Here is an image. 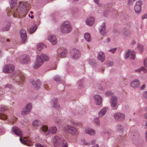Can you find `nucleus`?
I'll return each instance as SVG.
<instances>
[{
	"mask_svg": "<svg viewBox=\"0 0 147 147\" xmlns=\"http://www.w3.org/2000/svg\"><path fill=\"white\" fill-rule=\"evenodd\" d=\"M86 23L89 26L92 25L94 22V18L93 17H91L87 18L86 20Z\"/></svg>",
	"mask_w": 147,
	"mask_h": 147,
	"instance_id": "5701e85b",
	"label": "nucleus"
},
{
	"mask_svg": "<svg viewBox=\"0 0 147 147\" xmlns=\"http://www.w3.org/2000/svg\"><path fill=\"white\" fill-rule=\"evenodd\" d=\"M74 125L76 126H80L82 125V123L80 122H76Z\"/></svg>",
	"mask_w": 147,
	"mask_h": 147,
	"instance_id": "09e8293b",
	"label": "nucleus"
},
{
	"mask_svg": "<svg viewBox=\"0 0 147 147\" xmlns=\"http://www.w3.org/2000/svg\"><path fill=\"white\" fill-rule=\"evenodd\" d=\"M146 87L145 85L144 84L141 87L140 89L141 90L143 89Z\"/></svg>",
	"mask_w": 147,
	"mask_h": 147,
	"instance_id": "052dcab7",
	"label": "nucleus"
},
{
	"mask_svg": "<svg viewBox=\"0 0 147 147\" xmlns=\"http://www.w3.org/2000/svg\"><path fill=\"white\" fill-rule=\"evenodd\" d=\"M12 86L10 84H6L5 86V89H7V88H9V89H11L12 88Z\"/></svg>",
	"mask_w": 147,
	"mask_h": 147,
	"instance_id": "a19ab883",
	"label": "nucleus"
},
{
	"mask_svg": "<svg viewBox=\"0 0 147 147\" xmlns=\"http://www.w3.org/2000/svg\"><path fill=\"white\" fill-rule=\"evenodd\" d=\"M116 128L118 131L120 133H122L123 131V127L120 124H118L116 126Z\"/></svg>",
	"mask_w": 147,
	"mask_h": 147,
	"instance_id": "c85d7f7f",
	"label": "nucleus"
},
{
	"mask_svg": "<svg viewBox=\"0 0 147 147\" xmlns=\"http://www.w3.org/2000/svg\"><path fill=\"white\" fill-rule=\"evenodd\" d=\"M57 99H55L54 102V107L57 108H59V106L57 103Z\"/></svg>",
	"mask_w": 147,
	"mask_h": 147,
	"instance_id": "58836bf2",
	"label": "nucleus"
},
{
	"mask_svg": "<svg viewBox=\"0 0 147 147\" xmlns=\"http://www.w3.org/2000/svg\"><path fill=\"white\" fill-rule=\"evenodd\" d=\"M117 98L115 96H112L111 102V104L112 107H116L117 105Z\"/></svg>",
	"mask_w": 147,
	"mask_h": 147,
	"instance_id": "aec40b11",
	"label": "nucleus"
},
{
	"mask_svg": "<svg viewBox=\"0 0 147 147\" xmlns=\"http://www.w3.org/2000/svg\"><path fill=\"white\" fill-rule=\"evenodd\" d=\"M142 71H143L144 73L147 72V69H146L144 67H141Z\"/></svg>",
	"mask_w": 147,
	"mask_h": 147,
	"instance_id": "49530a36",
	"label": "nucleus"
},
{
	"mask_svg": "<svg viewBox=\"0 0 147 147\" xmlns=\"http://www.w3.org/2000/svg\"><path fill=\"white\" fill-rule=\"evenodd\" d=\"M44 46V44L41 43L37 44V49L39 51H40L42 49Z\"/></svg>",
	"mask_w": 147,
	"mask_h": 147,
	"instance_id": "7c9ffc66",
	"label": "nucleus"
},
{
	"mask_svg": "<svg viewBox=\"0 0 147 147\" xmlns=\"http://www.w3.org/2000/svg\"><path fill=\"white\" fill-rule=\"evenodd\" d=\"M36 147H47L46 146H44L40 144H37L35 145Z\"/></svg>",
	"mask_w": 147,
	"mask_h": 147,
	"instance_id": "de8ad7c7",
	"label": "nucleus"
},
{
	"mask_svg": "<svg viewBox=\"0 0 147 147\" xmlns=\"http://www.w3.org/2000/svg\"><path fill=\"white\" fill-rule=\"evenodd\" d=\"M19 61L22 64L27 63L30 61L29 57L27 55H24L20 58Z\"/></svg>",
	"mask_w": 147,
	"mask_h": 147,
	"instance_id": "ddd939ff",
	"label": "nucleus"
},
{
	"mask_svg": "<svg viewBox=\"0 0 147 147\" xmlns=\"http://www.w3.org/2000/svg\"><path fill=\"white\" fill-rule=\"evenodd\" d=\"M95 103L98 105H100L102 103V97L98 95H95L94 97Z\"/></svg>",
	"mask_w": 147,
	"mask_h": 147,
	"instance_id": "a211bd4d",
	"label": "nucleus"
},
{
	"mask_svg": "<svg viewBox=\"0 0 147 147\" xmlns=\"http://www.w3.org/2000/svg\"><path fill=\"white\" fill-rule=\"evenodd\" d=\"M94 2L96 3L99 6H100V4L99 3L98 0H94Z\"/></svg>",
	"mask_w": 147,
	"mask_h": 147,
	"instance_id": "5fc2aeb1",
	"label": "nucleus"
},
{
	"mask_svg": "<svg viewBox=\"0 0 147 147\" xmlns=\"http://www.w3.org/2000/svg\"><path fill=\"white\" fill-rule=\"evenodd\" d=\"M54 80L55 81L58 82L60 80V78L58 77H55L54 78Z\"/></svg>",
	"mask_w": 147,
	"mask_h": 147,
	"instance_id": "3c124183",
	"label": "nucleus"
},
{
	"mask_svg": "<svg viewBox=\"0 0 147 147\" xmlns=\"http://www.w3.org/2000/svg\"><path fill=\"white\" fill-rule=\"evenodd\" d=\"M144 66L147 68V57L145 59L144 61Z\"/></svg>",
	"mask_w": 147,
	"mask_h": 147,
	"instance_id": "79ce46f5",
	"label": "nucleus"
},
{
	"mask_svg": "<svg viewBox=\"0 0 147 147\" xmlns=\"http://www.w3.org/2000/svg\"><path fill=\"white\" fill-rule=\"evenodd\" d=\"M109 13V11H105L103 13V15L105 17H106L107 16V15L106 14H107V15Z\"/></svg>",
	"mask_w": 147,
	"mask_h": 147,
	"instance_id": "864d4df0",
	"label": "nucleus"
},
{
	"mask_svg": "<svg viewBox=\"0 0 147 147\" xmlns=\"http://www.w3.org/2000/svg\"><path fill=\"white\" fill-rule=\"evenodd\" d=\"M19 76H17V77H15V80H16L17 82H18L19 84H21L23 83L25 79V77L24 73H20L19 74Z\"/></svg>",
	"mask_w": 147,
	"mask_h": 147,
	"instance_id": "9d476101",
	"label": "nucleus"
},
{
	"mask_svg": "<svg viewBox=\"0 0 147 147\" xmlns=\"http://www.w3.org/2000/svg\"><path fill=\"white\" fill-rule=\"evenodd\" d=\"M49 59V57L45 55L42 54L40 56H38L37 58L34 65L35 69H37L40 67L42 64L43 60L48 61Z\"/></svg>",
	"mask_w": 147,
	"mask_h": 147,
	"instance_id": "f03ea898",
	"label": "nucleus"
},
{
	"mask_svg": "<svg viewBox=\"0 0 147 147\" xmlns=\"http://www.w3.org/2000/svg\"><path fill=\"white\" fill-rule=\"evenodd\" d=\"M85 132L90 135H93L95 134V131L90 128H87L85 129Z\"/></svg>",
	"mask_w": 147,
	"mask_h": 147,
	"instance_id": "b1692460",
	"label": "nucleus"
},
{
	"mask_svg": "<svg viewBox=\"0 0 147 147\" xmlns=\"http://www.w3.org/2000/svg\"><path fill=\"white\" fill-rule=\"evenodd\" d=\"M106 94L107 96H111L113 95V93L110 91H108L106 93Z\"/></svg>",
	"mask_w": 147,
	"mask_h": 147,
	"instance_id": "37998d69",
	"label": "nucleus"
},
{
	"mask_svg": "<svg viewBox=\"0 0 147 147\" xmlns=\"http://www.w3.org/2000/svg\"><path fill=\"white\" fill-rule=\"evenodd\" d=\"M131 33L130 32L129 30L125 29H124V32L123 33V35L125 37H128L130 36Z\"/></svg>",
	"mask_w": 147,
	"mask_h": 147,
	"instance_id": "cd10ccee",
	"label": "nucleus"
},
{
	"mask_svg": "<svg viewBox=\"0 0 147 147\" xmlns=\"http://www.w3.org/2000/svg\"><path fill=\"white\" fill-rule=\"evenodd\" d=\"M67 52V50L66 49H65L60 54V57L61 58L65 57L66 54Z\"/></svg>",
	"mask_w": 147,
	"mask_h": 147,
	"instance_id": "2f4dec72",
	"label": "nucleus"
},
{
	"mask_svg": "<svg viewBox=\"0 0 147 147\" xmlns=\"http://www.w3.org/2000/svg\"><path fill=\"white\" fill-rule=\"evenodd\" d=\"M95 122L96 123V124L97 125H100V122L99 121L98 119V118L96 119L95 120Z\"/></svg>",
	"mask_w": 147,
	"mask_h": 147,
	"instance_id": "c03bdc74",
	"label": "nucleus"
},
{
	"mask_svg": "<svg viewBox=\"0 0 147 147\" xmlns=\"http://www.w3.org/2000/svg\"><path fill=\"white\" fill-rule=\"evenodd\" d=\"M76 51V55H75L74 56H73V57L74 58L76 59H77L78 58H79V57L80 56V55L79 54V51H78L76 50H75L74 51Z\"/></svg>",
	"mask_w": 147,
	"mask_h": 147,
	"instance_id": "473e14b6",
	"label": "nucleus"
},
{
	"mask_svg": "<svg viewBox=\"0 0 147 147\" xmlns=\"http://www.w3.org/2000/svg\"><path fill=\"white\" fill-rule=\"evenodd\" d=\"M20 140L22 143L28 146H30L32 144L31 141L26 137H24L22 138L20 137Z\"/></svg>",
	"mask_w": 147,
	"mask_h": 147,
	"instance_id": "f8f14e48",
	"label": "nucleus"
},
{
	"mask_svg": "<svg viewBox=\"0 0 147 147\" xmlns=\"http://www.w3.org/2000/svg\"><path fill=\"white\" fill-rule=\"evenodd\" d=\"M105 23L104 22L102 24V25L100 26L99 30L100 32L101 35H105Z\"/></svg>",
	"mask_w": 147,
	"mask_h": 147,
	"instance_id": "4be33fe9",
	"label": "nucleus"
},
{
	"mask_svg": "<svg viewBox=\"0 0 147 147\" xmlns=\"http://www.w3.org/2000/svg\"><path fill=\"white\" fill-rule=\"evenodd\" d=\"M17 5V0H11V9L8 12V16L12 14L13 17L18 18L20 13H26L29 10V4L26 2H20L18 7Z\"/></svg>",
	"mask_w": 147,
	"mask_h": 147,
	"instance_id": "f257e3e1",
	"label": "nucleus"
},
{
	"mask_svg": "<svg viewBox=\"0 0 147 147\" xmlns=\"http://www.w3.org/2000/svg\"><path fill=\"white\" fill-rule=\"evenodd\" d=\"M129 57L130 59H134L135 57V53L134 51H131L129 50L127 51L126 53L125 58L126 59L127 58Z\"/></svg>",
	"mask_w": 147,
	"mask_h": 147,
	"instance_id": "1a4fd4ad",
	"label": "nucleus"
},
{
	"mask_svg": "<svg viewBox=\"0 0 147 147\" xmlns=\"http://www.w3.org/2000/svg\"><path fill=\"white\" fill-rule=\"evenodd\" d=\"M83 144L84 145H88L89 144L87 142H86V141H85L83 143Z\"/></svg>",
	"mask_w": 147,
	"mask_h": 147,
	"instance_id": "e2e57ef3",
	"label": "nucleus"
},
{
	"mask_svg": "<svg viewBox=\"0 0 147 147\" xmlns=\"http://www.w3.org/2000/svg\"><path fill=\"white\" fill-rule=\"evenodd\" d=\"M142 71L141 67L135 70V71L140 72Z\"/></svg>",
	"mask_w": 147,
	"mask_h": 147,
	"instance_id": "13d9d810",
	"label": "nucleus"
},
{
	"mask_svg": "<svg viewBox=\"0 0 147 147\" xmlns=\"http://www.w3.org/2000/svg\"><path fill=\"white\" fill-rule=\"evenodd\" d=\"M107 109L106 107L103 108L98 113L99 116L100 117H102L107 112Z\"/></svg>",
	"mask_w": 147,
	"mask_h": 147,
	"instance_id": "a878e982",
	"label": "nucleus"
},
{
	"mask_svg": "<svg viewBox=\"0 0 147 147\" xmlns=\"http://www.w3.org/2000/svg\"><path fill=\"white\" fill-rule=\"evenodd\" d=\"M15 69L14 67L11 64L5 65L3 68V71L5 73H10L12 72Z\"/></svg>",
	"mask_w": 147,
	"mask_h": 147,
	"instance_id": "423d86ee",
	"label": "nucleus"
},
{
	"mask_svg": "<svg viewBox=\"0 0 147 147\" xmlns=\"http://www.w3.org/2000/svg\"><path fill=\"white\" fill-rule=\"evenodd\" d=\"M142 19H144L147 18V13L145 14L142 16Z\"/></svg>",
	"mask_w": 147,
	"mask_h": 147,
	"instance_id": "8fccbe9b",
	"label": "nucleus"
},
{
	"mask_svg": "<svg viewBox=\"0 0 147 147\" xmlns=\"http://www.w3.org/2000/svg\"><path fill=\"white\" fill-rule=\"evenodd\" d=\"M138 49L140 50V51L142 52L144 50V48L143 46L140 44H138Z\"/></svg>",
	"mask_w": 147,
	"mask_h": 147,
	"instance_id": "f704fd0d",
	"label": "nucleus"
},
{
	"mask_svg": "<svg viewBox=\"0 0 147 147\" xmlns=\"http://www.w3.org/2000/svg\"><path fill=\"white\" fill-rule=\"evenodd\" d=\"M72 29L70 23L68 21H65L62 24L60 28L61 32L64 33L70 32Z\"/></svg>",
	"mask_w": 147,
	"mask_h": 147,
	"instance_id": "7ed1b4c3",
	"label": "nucleus"
},
{
	"mask_svg": "<svg viewBox=\"0 0 147 147\" xmlns=\"http://www.w3.org/2000/svg\"><path fill=\"white\" fill-rule=\"evenodd\" d=\"M106 64L107 66L111 67L113 65V61H108L106 62Z\"/></svg>",
	"mask_w": 147,
	"mask_h": 147,
	"instance_id": "c9c22d12",
	"label": "nucleus"
},
{
	"mask_svg": "<svg viewBox=\"0 0 147 147\" xmlns=\"http://www.w3.org/2000/svg\"><path fill=\"white\" fill-rule=\"evenodd\" d=\"M48 39L53 45H55L57 42L56 36L54 35H49L48 37Z\"/></svg>",
	"mask_w": 147,
	"mask_h": 147,
	"instance_id": "4468645a",
	"label": "nucleus"
},
{
	"mask_svg": "<svg viewBox=\"0 0 147 147\" xmlns=\"http://www.w3.org/2000/svg\"><path fill=\"white\" fill-rule=\"evenodd\" d=\"M114 117L115 119L117 121H121L125 119V115L120 113H115L114 115Z\"/></svg>",
	"mask_w": 147,
	"mask_h": 147,
	"instance_id": "0eeeda50",
	"label": "nucleus"
},
{
	"mask_svg": "<svg viewBox=\"0 0 147 147\" xmlns=\"http://www.w3.org/2000/svg\"><path fill=\"white\" fill-rule=\"evenodd\" d=\"M48 127L45 125L43 126L42 128V131L45 133V135H48L49 133L52 134H55L56 133L57 129L55 127H50L48 130Z\"/></svg>",
	"mask_w": 147,
	"mask_h": 147,
	"instance_id": "20e7f679",
	"label": "nucleus"
},
{
	"mask_svg": "<svg viewBox=\"0 0 147 147\" xmlns=\"http://www.w3.org/2000/svg\"><path fill=\"white\" fill-rule=\"evenodd\" d=\"M7 109V108L6 107L3 106L1 109V110L2 111H5Z\"/></svg>",
	"mask_w": 147,
	"mask_h": 147,
	"instance_id": "603ef678",
	"label": "nucleus"
},
{
	"mask_svg": "<svg viewBox=\"0 0 147 147\" xmlns=\"http://www.w3.org/2000/svg\"><path fill=\"white\" fill-rule=\"evenodd\" d=\"M32 105L31 104H27L25 107L22 110V114H25L29 113L31 110Z\"/></svg>",
	"mask_w": 147,
	"mask_h": 147,
	"instance_id": "9b49d317",
	"label": "nucleus"
},
{
	"mask_svg": "<svg viewBox=\"0 0 147 147\" xmlns=\"http://www.w3.org/2000/svg\"><path fill=\"white\" fill-rule=\"evenodd\" d=\"M12 130L15 134L18 136L21 137L23 135L22 131L16 126H14L12 127Z\"/></svg>",
	"mask_w": 147,
	"mask_h": 147,
	"instance_id": "2eb2a0df",
	"label": "nucleus"
},
{
	"mask_svg": "<svg viewBox=\"0 0 147 147\" xmlns=\"http://www.w3.org/2000/svg\"><path fill=\"white\" fill-rule=\"evenodd\" d=\"M37 28L36 25H34L30 28L29 30V32L30 33H32L34 32Z\"/></svg>",
	"mask_w": 147,
	"mask_h": 147,
	"instance_id": "c756f323",
	"label": "nucleus"
},
{
	"mask_svg": "<svg viewBox=\"0 0 147 147\" xmlns=\"http://www.w3.org/2000/svg\"><path fill=\"white\" fill-rule=\"evenodd\" d=\"M110 39L109 38H107L106 40V41L107 42H110Z\"/></svg>",
	"mask_w": 147,
	"mask_h": 147,
	"instance_id": "69168bd1",
	"label": "nucleus"
},
{
	"mask_svg": "<svg viewBox=\"0 0 147 147\" xmlns=\"http://www.w3.org/2000/svg\"><path fill=\"white\" fill-rule=\"evenodd\" d=\"M70 122L73 125H75V123H76V122L73 120H71V121H70Z\"/></svg>",
	"mask_w": 147,
	"mask_h": 147,
	"instance_id": "4d7b16f0",
	"label": "nucleus"
},
{
	"mask_svg": "<svg viewBox=\"0 0 147 147\" xmlns=\"http://www.w3.org/2000/svg\"><path fill=\"white\" fill-rule=\"evenodd\" d=\"M39 124V122L38 120H35L33 122V125L34 127L37 126Z\"/></svg>",
	"mask_w": 147,
	"mask_h": 147,
	"instance_id": "4c0bfd02",
	"label": "nucleus"
},
{
	"mask_svg": "<svg viewBox=\"0 0 147 147\" xmlns=\"http://www.w3.org/2000/svg\"><path fill=\"white\" fill-rule=\"evenodd\" d=\"M85 39L88 42L90 41L91 40V38L90 34L88 33H85L84 35Z\"/></svg>",
	"mask_w": 147,
	"mask_h": 147,
	"instance_id": "bb28decb",
	"label": "nucleus"
},
{
	"mask_svg": "<svg viewBox=\"0 0 147 147\" xmlns=\"http://www.w3.org/2000/svg\"><path fill=\"white\" fill-rule=\"evenodd\" d=\"M7 118V116L4 114H0V119L5 120Z\"/></svg>",
	"mask_w": 147,
	"mask_h": 147,
	"instance_id": "e433bc0d",
	"label": "nucleus"
},
{
	"mask_svg": "<svg viewBox=\"0 0 147 147\" xmlns=\"http://www.w3.org/2000/svg\"><path fill=\"white\" fill-rule=\"evenodd\" d=\"M142 2L141 1H139L136 2L134 7V10L135 12L138 13H139L141 10V5Z\"/></svg>",
	"mask_w": 147,
	"mask_h": 147,
	"instance_id": "6e6552de",
	"label": "nucleus"
},
{
	"mask_svg": "<svg viewBox=\"0 0 147 147\" xmlns=\"http://www.w3.org/2000/svg\"><path fill=\"white\" fill-rule=\"evenodd\" d=\"M64 130L65 132H68L73 135H77L78 134V132L77 129L75 127L67 125L64 127Z\"/></svg>",
	"mask_w": 147,
	"mask_h": 147,
	"instance_id": "39448f33",
	"label": "nucleus"
},
{
	"mask_svg": "<svg viewBox=\"0 0 147 147\" xmlns=\"http://www.w3.org/2000/svg\"><path fill=\"white\" fill-rule=\"evenodd\" d=\"M145 139L147 142V131H146L145 134Z\"/></svg>",
	"mask_w": 147,
	"mask_h": 147,
	"instance_id": "0e129e2a",
	"label": "nucleus"
},
{
	"mask_svg": "<svg viewBox=\"0 0 147 147\" xmlns=\"http://www.w3.org/2000/svg\"><path fill=\"white\" fill-rule=\"evenodd\" d=\"M136 0H128V4L129 5H132L133 3Z\"/></svg>",
	"mask_w": 147,
	"mask_h": 147,
	"instance_id": "ea45409f",
	"label": "nucleus"
},
{
	"mask_svg": "<svg viewBox=\"0 0 147 147\" xmlns=\"http://www.w3.org/2000/svg\"><path fill=\"white\" fill-rule=\"evenodd\" d=\"M117 50V48H114L113 49H112L110 50L109 51L111 52L112 53H115V52L116 51V50Z\"/></svg>",
	"mask_w": 147,
	"mask_h": 147,
	"instance_id": "a18cd8bd",
	"label": "nucleus"
},
{
	"mask_svg": "<svg viewBox=\"0 0 147 147\" xmlns=\"http://www.w3.org/2000/svg\"><path fill=\"white\" fill-rule=\"evenodd\" d=\"M16 119L17 118L16 117H13L12 120L11 121V122L13 123L16 120Z\"/></svg>",
	"mask_w": 147,
	"mask_h": 147,
	"instance_id": "6e6d98bb",
	"label": "nucleus"
},
{
	"mask_svg": "<svg viewBox=\"0 0 147 147\" xmlns=\"http://www.w3.org/2000/svg\"><path fill=\"white\" fill-rule=\"evenodd\" d=\"M32 84L34 87L37 89V88H38L40 86L41 82L39 81H33L32 82Z\"/></svg>",
	"mask_w": 147,
	"mask_h": 147,
	"instance_id": "393cba45",
	"label": "nucleus"
},
{
	"mask_svg": "<svg viewBox=\"0 0 147 147\" xmlns=\"http://www.w3.org/2000/svg\"><path fill=\"white\" fill-rule=\"evenodd\" d=\"M109 134V132L108 131H105V134Z\"/></svg>",
	"mask_w": 147,
	"mask_h": 147,
	"instance_id": "774afa93",
	"label": "nucleus"
},
{
	"mask_svg": "<svg viewBox=\"0 0 147 147\" xmlns=\"http://www.w3.org/2000/svg\"><path fill=\"white\" fill-rule=\"evenodd\" d=\"M10 26V24H9L8 25V26L7 27V28L5 29V30H4V31H7V30H9V29Z\"/></svg>",
	"mask_w": 147,
	"mask_h": 147,
	"instance_id": "bf43d9fd",
	"label": "nucleus"
},
{
	"mask_svg": "<svg viewBox=\"0 0 147 147\" xmlns=\"http://www.w3.org/2000/svg\"><path fill=\"white\" fill-rule=\"evenodd\" d=\"M97 57L98 60L102 62H103L105 60V55L103 52L100 51L99 52Z\"/></svg>",
	"mask_w": 147,
	"mask_h": 147,
	"instance_id": "6ab92c4d",
	"label": "nucleus"
},
{
	"mask_svg": "<svg viewBox=\"0 0 147 147\" xmlns=\"http://www.w3.org/2000/svg\"><path fill=\"white\" fill-rule=\"evenodd\" d=\"M20 37L22 39V42H25L27 38L26 30H21L20 31Z\"/></svg>",
	"mask_w": 147,
	"mask_h": 147,
	"instance_id": "dca6fc26",
	"label": "nucleus"
},
{
	"mask_svg": "<svg viewBox=\"0 0 147 147\" xmlns=\"http://www.w3.org/2000/svg\"><path fill=\"white\" fill-rule=\"evenodd\" d=\"M144 117L145 118L147 119V113L144 115Z\"/></svg>",
	"mask_w": 147,
	"mask_h": 147,
	"instance_id": "338daca9",
	"label": "nucleus"
},
{
	"mask_svg": "<svg viewBox=\"0 0 147 147\" xmlns=\"http://www.w3.org/2000/svg\"><path fill=\"white\" fill-rule=\"evenodd\" d=\"M140 85V82L137 80H135L132 81L130 84V86L133 88H137Z\"/></svg>",
	"mask_w": 147,
	"mask_h": 147,
	"instance_id": "412c9836",
	"label": "nucleus"
},
{
	"mask_svg": "<svg viewBox=\"0 0 147 147\" xmlns=\"http://www.w3.org/2000/svg\"><path fill=\"white\" fill-rule=\"evenodd\" d=\"M60 141V138L57 136L54 137L53 141V145L55 147H58L59 145V142Z\"/></svg>",
	"mask_w": 147,
	"mask_h": 147,
	"instance_id": "f3484780",
	"label": "nucleus"
},
{
	"mask_svg": "<svg viewBox=\"0 0 147 147\" xmlns=\"http://www.w3.org/2000/svg\"><path fill=\"white\" fill-rule=\"evenodd\" d=\"M144 96L145 98H147V92H146L144 93Z\"/></svg>",
	"mask_w": 147,
	"mask_h": 147,
	"instance_id": "680f3d73",
	"label": "nucleus"
},
{
	"mask_svg": "<svg viewBox=\"0 0 147 147\" xmlns=\"http://www.w3.org/2000/svg\"><path fill=\"white\" fill-rule=\"evenodd\" d=\"M62 147H68L67 142L65 140H63L62 142Z\"/></svg>",
	"mask_w": 147,
	"mask_h": 147,
	"instance_id": "72a5a7b5",
	"label": "nucleus"
}]
</instances>
